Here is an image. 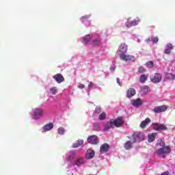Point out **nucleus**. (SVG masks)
<instances>
[{"label": "nucleus", "instance_id": "4468645a", "mask_svg": "<svg viewBox=\"0 0 175 175\" xmlns=\"http://www.w3.org/2000/svg\"><path fill=\"white\" fill-rule=\"evenodd\" d=\"M85 157H86L87 159H92V158H94V157H95V151H94L91 149H88L87 150Z\"/></svg>", "mask_w": 175, "mask_h": 175}, {"label": "nucleus", "instance_id": "423d86ee", "mask_svg": "<svg viewBox=\"0 0 175 175\" xmlns=\"http://www.w3.org/2000/svg\"><path fill=\"white\" fill-rule=\"evenodd\" d=\"M152 126L154 129V131H167V126L163 124H158V123H153L152 124Z\"/></svg>", "mask_w": 175, "mask_h": 175}, {"label": "nucleus", "instance_id": "7c9ffc66", "mask_svg": "<svg viewBox=\"0 0 175 175\" xmlns=\"http://www.w3.org/2000/svg\"><path fill=\"white\" fill-rule=\"evenodd\" d=\"M83 40H84L85 43H88V42H90V40H91V36H90L89 35L85 36V38H83Z\"/></svg>", "mask_w": 175, "mask_h": 175}, {"label": "nucleus", "instance_id": "4c0bfd02", "mask_svg": "<svg viewBox=\"0 0 175 175\" xmlns=\"http://www.w3.org/2000/svg\"><path fill=\"white\" fill-rule=\"evenodd\" d=\"M92 87H94V83L90 82V83L88 84V88H89V90H91V88H92Z\"/></svg>", "mask_w": 175, "mask_h": 175}, {"label": "nucleus", "instance_id": "ea45409f", "mask_svg": "<svg viewBox=\"0 0 175 175\" xmlns=\"http://www.w3.org/2000/svg\"><path fill=\"white\" fill-rule=\"evenodd\" d=\"M68 161L69 162H70V161H73V157H72V156L68 157Z\"/></svg>", "mask_w": 175, "mask_h": 175}, {"label": "nucleus", "instance_id": "473e14b6", "mask_svg": "<svg viewBox=\"0 0 175 175\" xmlns=\"http://www.w3.org/2000/svg\"><path fill=\"white\" fill-rule=\"evenodd\" d=\"M151 42H152L153 43H158V37H152L150 39Z\"/></svg>", "mask_w": 175, "mask_h": 175}, {"label": "nucleus", "instance_id": "0eeeda50", "mask_svg": "<svg viewBox=\"0 0 175 175\" xmlns=\"http://www.w3.org/2000/svg\"><path fill=\"white\" fill-rule=\"evenodd\" d=\"M120 58L122 61H135V56L131 55H125V53L120 54Z\"/></svg>", "mask_w": 175, "mask_h": 175}, {"label": "nucleus", "instance_id": "412c9836", "mask_svg": "<svg viewBox=\"0 0 175 175\" xmlns=\"http://www.w3.org/2000/svg\"><path fill=\"white\" fill-rule=\"evenodd\" d=\"M49 93L52 95H56L58 94V88L55 86H53L49 89Z\"/></svg>", "mask_w": 175, "mask_h": 175}, {"label": "nucleus", "instance_id": "37998d69", "mask_svg": "<svg viewBox=\"0 0 175 175\" xmlns=\"http://www.w3.org/2000/svg\"><path fill=\"white\" fill-rule=\"evenodd\" d=\"M170 174L169 173V172H165L163 173H162V175H170Z\"/></svg>", "mask_w": 175, "mask_h": 175}, {"label": "nucleus", "instance_id": "6ab92c4d", "mask_svg": "<svg viewBox=\"0 0 175 175\" xmlns=\"http://www.w3.org/2000/svg\"><path fill=\"white\" fill-rule=\"evenodd\" d=\"M84 159L79 158L78 159L75 160L74 162V165L76 166L80 167L81 165L84 164Z\"/></svg>", "mask_w": 175, "mask_h": 175}, {"label": "nucleus", "instance_id": "a878e982", "mask_svg": "<svg viewBox=\"0 0 175 175\" xmlns=\"http://www.w3.org/2000/svg\"><path fill=\"white\" fill-rule=\"evenodd\" d=\"M57 133L59 135H65V129L64 127H59L57 129Z\"/></svg>", "mask_w": 175, "mask_h": 175}, {"label": "nucleus", "instance_id": "a211bd4d", "mask_svg": "<svg viewBox=\"0 0 175 175\" xmlns=\"http://www.w3.org/2000/svg\"><path fill=\"white\" fill-rule=\"evenodd\" d=\"M83 144H84V141L83 139H78L77 142L72 144V147L73 148H77L78 147L83 146Z\"/></svg>", "mask_w": 175, "mask_h": 175}, {"label": "nucleus", "instance_id": "f03ea898", "mask_svg": "<svg viewBox=\"0 0 175 175\" xmlns=\"http://www.w3.org/2000/svg\"><path fill=\"white\" fill-rule=\"evenodd\" d=\"M44 111L42 108H36L31 115L33 120H39L43 117Z\"/></svg>", "mask_w": 175, "mask_h": 175}, {"label": "nucleus", "instance_id": "f704fd0d", "mask_svg": "<svg viewBox=\"0 0 175 175\" xmlns=\"http://www.w3.org/2000/svg\"><path fill=\"white\" fill-rule=\"evenodd\" d=\"M139 73H144L146 72V69L143 67H139L138 69Z\"/></svg>", "mask_w": 175, "mask_h": 175}, {"label": "nucleus", "instance_id": "ddd939ff", "mask_svg": "<svg viewBox=\"0 0 175 175\" xmlns=\"http://www.w3.org/2000/svg\"><path fill=\"white\" fill-rule=\"evenodd\" d=\"M118 51H120V54H125L126 51H128V45L125 43H122L119 46Z\"/></svg>", "mask_w": 175, "mask_h": 175}, {"label": "nucleus", "instance_id": "9d476101", "mask_svg": "<svg viewBox=\"0 0 175 175\" xmlns=\"http://www.w3.org/2000/svg\"><path fill=\"white\" fill-rule=\"evenodd\" d=\"M53 79H54V80H55V81H57V83H58L59 84L65 81V78L62 74H57L55 75H53Z\"/></svg>", "mask_w": 175, "mask_h": 175}, {"label": "nucleus", "instance_id": "9b49d317", "mask_svg": "<svg viewBox=\"0 0 175 175\" xmlns=\"http://www.w3.org/2000/svg\"><path fill=\"white\" fill-rule=\"evenodd\" d=\"M110 146L108 144H103L100 146V154H105V152H108Z\"/></svg>", "mask_w": 175, "mask_h": 175}, {"label": "nucleus", "instance_id": "393cba45", "mask_svg": "<svg viewBox=\"0 0 175 175\" xmlns=\"http://www.w3.org/2000/svg\"><path fill=\"white\" fill-rule=\"evenodd\" d=\"M136 21H129L126 23V25L128 28L131 27H133L135 25H136Z\"/></svg>", "mask_w": 175, "mask_h": 175}, {"label": "nucleus", "instance_id": "20e7f679", "mask_svg": "<svg viewBox=\"0 0 175 175\" xmlns=\"http://www.w3.org/2000/svg\"><path fill=\"white\" fill-rule=\"evenodd\" d=\"M162 80V74L156 72L150 76V81L154 83V84H158L161 83Z\"/></svg>", "mask_w": 175, "mask_h": 175}, {"label": "nucleus", "instance_id": "aec40b11", "mask_svg": "<svg viewBox=\"0 0 175 175\" xmlns=\"http://www.w3.org/2000/svg\"><path fill=\"white\" fill-rule=\"evenodd\" d=\"M149 91H150V88L148 85H144L141 89V94H142V95H147Z\"/></svg>", "mask_w": 175, "mask_h": 175}, {"label": "nucleus", "instance_id": "58836bf2", "mask_svg": "<svg viewBox=\"0 0 175 175\" xmlns=\"http://www.w3.org/2000/svg\"><path fill=\"white\" fill-rule=\"evenodd\" d=\"M165 54H170V49H167V48L164 51Z\"/></svg>", "mask_w": 175, "mask_h": 175}, {"label": "nucleus", "instance_id": "2f4dec72", "mask_svg": "<svg viewBox=\"0 0 175 175\" xmlns=\"http://www.w3.org/2000/svg\"><path fill=\"white\" fill-rule=\"evenodd\" d=\"M168 79H171V80H175V75L174 74H172V73H169L167 75Z\"/></svg>", "mask_w": 175, "mask_h": 175}, {"label": "nucleus", "instance_id": "f8f14e48", "mask_svg": "<svg viewBox=\"0 0 175 175\" xmlns=\"http://www.w3.org/2000/svg\"><path fill=\"white\" fill-rule=\"evenodd\" d=\"M131 105H133V106H134L135 107L142 106V105H143V100L140 98H138L135 100H132Z\"/></svg>", "mask_w": 175, "mask_h": 175}, {"label": "nucleus", "instance_id": "5701e85b", "mask_svg": "<svg viewBox=\"0 0 175 175\" xmlns=\"http://www.w3.org/2000/svg\"><path fill=\"white\" fill-rule=\"evenodd\" d=\"M132 143H133V142H132L131 141H127L124 145L125 150H131V148H132V147H133Z\"/></svg>", "mask_w": 175, "mask_h": 175}, {"label": "nucleus", "instance_id": "79ce46f5", "mask_svg": "<svg viewBox=\"0 0 175 175\" xmlns=\"http://www.w3.org/2000/svg\"><path fill=\"white\" fill-rule=\"evenodd\" d=\"M116 81H117L118 84H119L121 87L122 85H121V82H120V79L119 78L116 79Z\"/></svg>", "mask_w": 175, "mask_h": 175}, {"label": "nucleus", "instance_id": "39448f33", "mask_svg": "<svg viewBox=\"0 0 175 175\" xmlns=\"http://www.w3.org/2000/svg\"><path fill=\"white\" fill-rule=\"evenodd\" d=\"M170 151L171 150L170 146H163V148L156 150V154H157V155H163V154H170Z\"/></svg>", "mask_w": 175, "mask_h": 175}, {"label": "nucleus", "instance_id": "4be33fe9", "mask_svg": "<svg viewBox=\"0 0 175 175\" xmlns=\"http://www.w3.org/2000/svg\"><path fill=\"white\" fill-rule=\"evenodd\" d=\"M148 75H142L139 77V81L142 83L144 84L146 83V81L148 80Z\"/></svg>", "mask_w": 175, "mask_h": 175}, {"label": "nucleus", "instance_id": "cd10ccee", "mask_svg": "<svg viewBox=\"0 0 175 175\" xmlns=\"http://www.w3.org/2000/svg\"><path fill=\"white\" fill-rule=\"evenodd\" d=\"M146 66H147V68H154V62L149 61L146 62Z\"/></svg>", "mask_w": 175, "mask_h": 175}, {"label": "nucleus", "instance_id": "72a5a7b5", "mask_svg": "<svg viewBox=\"0 0 175 175\" xmlns=\"http://www.w3.org/2000/svg\"><path fill=\"white\" fill-rule=\"evenodd\" d=\"M100 44V41L98 40H95L93 41V46H99Z\"/></svg>", "mask_w": 175, "mask_h": 175}, {"label": "nucleus", "instance_id": "e433bc0d", "mask_svg": "<svg viewBox=\"0 0 175 175\" xmlns=\"http://www.w3.org/2000/svg\"><path fill=\"white\" fill-rule=\"evenodd\" d=\"M85 88V85H84V84H79V85H78V88H80L81 90H83V88Z\"/></svg>", "mask_w": 175, "mask_h": 175}, {"label": "nucleus", "instance_id": "bb28decb", "mask_svg": "<svg viewBox=\"0 0 175 175\" xmlns=\"http://www.w3.org/2000/svg\"><path fill=\"white\" fill-rule=\"evenodd\" d=\"M105 119H106V113L103 112L99 116L98 120H100V121H103V120H105Z\"/></svg>", "mask_w": 175, "mask_h": 175}, {"label": "nucleus", "instance_id": "c9c22d12", "mask_svg": "<svg viewBox=\"0 0 175 175\" xmlns=\"http://www.w3.org/2000/svg\"><path fill=\"white\" fill-rule=\"evenodd\" d=\"M167 49L170 51L173 50V45L172 44H168L167 45Z\"/></svg>", "mask_w": 175, "mask_h": 175}, {"label": "nucleus", "instance_id": "7ed1b4c3", "mask_svg": "<svg viewBox=\"0 0 175 175\" xmlns=\"http://www.w3.org/2000/svg\"><path fill=\"white\" fill-rule=\"evenodd\" d=\"M132 143H135L137 142H143L144 140V135L140 132L134 133L132 136Z\"/></svg>", "mask_w": 175, "mask_h": 175}, {"label": "nucleus", "instance_id": "dca6fc26", "mask_svg": "<svg viewBox=\"0 0 175 175\" xmlns=\"http://www.w3.org/2000/svg\"><path fill=\"white\" fill-rule=\"evenodd\" d=\"M127 98H132L136 95V90L133 88H130L127 91Z\"/></svg>", "mask_w": 175, "mask_h": 175}, {"label": "nucleus", "instance_id": "f257e3e1", "mask_svg": "<svg viewBox=\"0 0 175 175\" xmlns=\"http://www.w3.org/2000/svg\"><path fill=\"white\" fill-rule=\"evenodd\" d=\"M123 124L124 120L122 119V117H119L113 121L111 120L108 122L107 124L104 126V131H109V129L114 128V126H116V128H120V126H122Z\"/></svg>", "mask_w": 175, "mask_h": 175}, {"label": "nucleus", "instance_id": "a19ab883", "mask_svg": "<svg viewBox=\"0 0 175 175\" xmlns=\"http://www.w3.org/2000/svg\"><path fill=\"white\" fill-rule=\"evenodd\" d=\"M110 70H111L112 72H114V70H116V66H113L111 67Z\"/></svg>", "mask_w": 175, "mask_h": 175}, {"label": "nucleus", "instance_id": "c85d7f7f", "mask_svg": "<svg viewBox=\"0 0 175 175\" xmlns=\"http://www.w3.org/2000/svg\"><path fill=\"white\" fill-rule=\"evenodd\" d=\"M157 144H159L160 147H165V142L162 141V139H158Z\"/></svg>", "mask_w": 175, "mask_h": 175}, {"label": "nucleus", "instance_id": "c03bdc74", "mask_svg": "<svg viewBox=\"0 0 175 175\" xmlns=\"http://www.w3.org/2000/svg\"><path fill=\"white\" fill-rule=\"evenodd\" d=\"M161 175H162V174H161Z\"/></svg>", "mask_w": 175, "mask_h": 175}, {"label": "nucleus", "instance_id": "2eb2a0df", "mask_svg": "<svg viewBox=\"0 0 175 175\" xmlns=\"http://www.w3.org/2000/svg\"><path fill=\"white\" fill-rule=\"evenodd\" d=\"M150 122H151V119L149 118H146L145 120L141 122L140 128H142V129H144V128H146V126H147Z\"/></svg>", "mask_w": 175, "mask_h": 175}, {"label": "nucleus", "instance_id": "1a4fd4ad", "mask_svg": "<svg viewBox=\"0 0 175 175\" xmlns=\"http://www.w3.org/2000/svg\"><path fill=\"white\" fill-rule=\"evenodd\" d=\"M87 140L90 144H98L99 143V139L96 135H90L88 137Z\"/></svg>", "mask_w": 175, "mask_h": 175}, {"label": "nucleus", "instance_id": "6e6552de", "mask_svg": "<svg viewBox=\"0 0 175 175\" xmlns=\"http://www.w3.org/2000/svg\"><path fill=\"white\" fill-rule=\"evenodd\" d=\"M166 110H167V105H160L153 109L154 113H163V111H166Z\"/></svg>", "mask_w": 175, "mask_h": 175}, {"label": "nucleus", "instance_id": "f3484780", "mask_svg": "<svg viewBox=\"0 0 175 175\" xmlns=\"http://www.w3.org/2000/svg\"><path fill=\"white\" fill-rule=\"evenodd\" d=\"M53 128H54V124L50 122L46 125H44L42 129L44 131V132H47L49 131H51V129H53Z\"/></svg>", "mask_w": 175, "mask_h": 175}, {"label": "nucleus", "instance_id": "b1692460", "mask_svg": "<svg viewBox=\"0 0 175 175\" xmlns=\"http://www.w3.org/2000/svg\"><path fill=\"white\" fill-rule=\"evenodd\" d=\"M155 140V133H152L148 135V143H152Z\"/></svg>", "mask_w": 175, "mask_h": 175}, {"label": "nucleus", "instance_id": "c756f323", "mask_svg": "<svg viewBox=\"0 0 175 175\" xmlns=\"http://www.w3.org/2000/svg\"><path fill=\"white\" fill-rule=\"evenodd\" d=\"M100 111H102V109L100 107H96L94 110V114H100Z\"/></svg>", "mask_w": 175, "mask_h": 175}]
</instances>
